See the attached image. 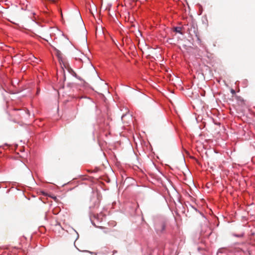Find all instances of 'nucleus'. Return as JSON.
<instances>
[{"mask_svg": "<svg viewBox=\"0 0 255 255\" xmlns=\"http://www.w3.org/2000/svg\"><path fill=\"white\" fill-rule=\"evenodd\" d=\"M193 28H194V32H195L196 36H197V33H196V28L194 26H193Z\"/></svg>", "mask_w": 255, "mask_h": 255, "instance_id": "20e7f679", "label": "nucleus"}, {"mask_svg": "<svg viewBox=\"0 0 255 255\" xmlns=\"http://www.w3.org/2000/svg\"><path fill=\"white\" fill-rule=\"evenodd\" d=\"M104 232H105V233H108V231H105Z\"/></svg>", "mask_w": 255, "mask_h": 255, "instance_id": "39448f33", "label": "nucleus"}, {"mask_svg": "<svg viewBox=\"0 0 255 255\" xmlns=\"http://www.w3.org/2000/svg\"><path fill=\"white\" fill-rule=\"evenodd\" d=\"M165 229V224L164 223L156 225V230L158 233H162Z\"/></svg>", "mask_w": 255, "mask_h": 255, "instance_id": "f03ea898", "label": "nucleus"}, {"mask_svg": "<svg viewBox=\"0 0 255 255\" xmlns=\"http://www.w3.org/2000/svg\"><path fill=\"white\" fill-rule=\"evenodd\" d=\"M181 28L180 27H174L173 28V31L177 32V33H179L181 34H182V33L181 31Z\"/></svg>", "mask_w": 255, "mask_h": 255, "instance_id": "7ed1b4c3", "label": "nucleus"}, {"mask_svg": "<svg viewBox=\"0 0 255 255\" xmlns=\"http://www.w3.org/2000/svg\"><path fill=\"white\" fill-rule=\"evenodd\" d=\"M93 71H94V72L95 73H96V71H95V70H93Z\"/></svg>", "mask_w": 255, "mask_h": 255, "instance_id": "423d86ee", "label": "nucleus"}, {"mask_svg": "<svg viewBox=\"0 0 255 255\" xmlns=\"http://www.w3.org/2000/svg\"><path fill=\"white\" fill-rule=\"evenodd\" d=\"M232 93H234V91L233 90L232 91Z\"/></svg>", "mask_w": 255, "mask_h": 255, "instance_id": "0eeeda50", "label": "nucleus"}, {"mask_svg": "<svg viewBox=\"0 0 255 255\" xmlns=\"http://www.w3.org/2000/svg\"><path fill=\"white\" fill-rule=\"evenodd\" d=\"M53 48H54V50L56 51V55H57V57L59 59V60L60 61H62L63 62V63L64 66L65 68H66L67 67V64L66 63H64L63 61V57H62V53L60 52V51H59L58 49H57L55 47H53Z\"/></svg>", "mask_w": 255, "mask_h": 255, "instance_id": "f257e3e1", "label": "nucleus"}]
</instances>
